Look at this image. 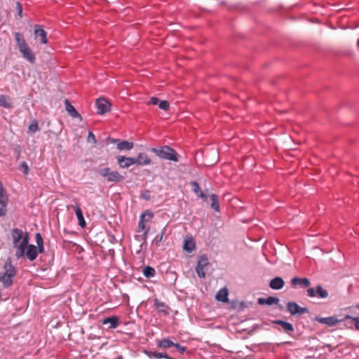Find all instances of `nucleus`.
Returning <instances> with one entry per match:
<instances>
[{"label":"nucleus","instance_id":"nucleus-1","mask_svg":"<svg viewBox=\"0 0 359 359\" xmlns=\"http://www.w3.org/2000/svg\"><path fill=\"white\" fill-rule=\"evenodd\" d=\"M11 238L15 256L18 259L26 257L32 262L36 259L39 253L44 252L43 238L39 233L36 235V245L29 244V233L20 229H13L11 231Z\"/></svg>","mask_w":359,"mask_h":359},{"label":"nucleus","instance_id":"nucleus-2","mask_svg":"<svg viewBox=\"0 0 359 359\" xmlns=\"http://www.w3.org/2000/svg\"><path fill=\"white\" fill-rule=\"evenodd\" d=\"M15 39L19 50L22 53L23 57L31 63H34L35 61V55L24 39L22 34L20 33H15Z\"/></svg>","mask_w":359,"mask_h":359},{"label":"nucleus","instance_id":"nucleus-3","mask_svg":"<svg viewBox=\"0 0 359 359\" xmlns=\"http://www.w3.org/2000/svg\"><path fill=\"white\" fill-rule=\"evenodd\" d=\"M16 275V269L11 264L10 259H8L4 266V271L0 274V282L4 287L10 286L13 283V279Z\"/></svg>","mask_w":359,"mask_h":359},{"label":"nucleus","instance_id":"nucleus-4","mask_svg":"<svg viewBox=\"0 0 359 359\" xmlns=\"http://www.w3.org/2000/svg\"><path fill=\"white\" fill-rule=\"evenodd\" d=\"M98 172L100 176L105 178L109 182L116 183L123 180V176H121L118 172L113 171L109 168L100 169Z\"/></svg>","mask_w":359,"mask_h":359},{"label":"nucleus","instance_id":"nucleus-5","mask_svg":"<svg viewBox=\"0 0 359 359\" xmlns=\"http://www.w3.org/2000/svg\"><path fill=\"white\" fill-rule=\"evenodd\" d=\"M152 151L161 158L177 161L175 151L169 147H163L161 149H152Z\"/></svg>","mask_w":359,"mask_h":359},{"label":"nucleus","instance_id":"nucleus-6","mask_svg":"<svg viewBox=\"0 0 359 359\" xmlns=\"http://www.w3.org/2000/svg\"><path fill=\"white\" fill-rule=\"evenodd\" d=\"M208 266L209 260L208 257L205 255L200 257L196 268V273L200 278L205 277L206 269Z\"/></svg>","mask_w":359,"mask_h":359},{"label":"nucleus","instance_id":"nucleus-7","mask_svg":"<svg viewBox=\"0 0 359 359\" xmlns=\"http://www.w3.org/2000/svg\"><path fill=\"white\" fill-rule=\"evenodd\" d=\"M288 311L292 315L307 313L309 310L306 308L299 306L297 303L290 302L287 304Z\"/></svg>","mask_w":359,"mask_h":359},{"label":"nucleus","instance_id":"nucleus-8","mask_svg":"<svg viewBox=\"0 0 359 359\" xmlns=\"http://www.w3.org/2000/svg\"><path fill=\"white\" fill-rule=\"evenodd\" d=\"M116 158L118 163L121 168H128L135 164V158L118 156Z\"/></svg>","mask_w":359,"mask_h":359},{"label":"nucleus","instance_id":"nucleus-9","mask_svg":"<svg viewBox=\"0 0 359 359\" xmlns=\"http://www.w3.org/2000/svg\"><path fill=\"white\" fill-rule=\"evenodd\" d=\"M35 39L39 38L40 41L43 44L48 43L46 32L41 25H36L34 29Z\"/></svg>","mask_w":359,"mask_h":359},{"label":"nucleus","instance_id":"nucleus-10","mask_svg":"<svg viewBox=\"0 0 359 359\" xmlns=\"http://www.w3.org/2000/svg\"><path fill=\"white\" fill-rule=\"evenodd\" d=\"M96 105L97 107V113L103 114L109 111L110 107V103L104 98H100L97 100Z\"/></svg>","mask_w":359,"mask_h":359},{"label":"nucleus","instance_id":"nucleus-11","mask_svg":"<svg viewBox=\"0 0 359 359\" xmlns=\"http://www.w3.org/2000/svg\"><path fill=\"white\" fill-rule=\"evenodd\" d=\"M135 164L142 166L149 165L151 162L150 158L145 153L138 154L137 157L135 158Z\"/></svg>","mask_w":359,"mask_h":359},{"label":"nucleus","instance_id":"nucleus-12","mask_svg":"<svg viewBox=\"0 0 359 359\" xmlns=\"http://www.w3.org/2000/svg\"><path fill=\"white\" fill-rule=\"evenodd\" d=\"M72 208L74 209L77 219L79 221V224L81 227L84 228L86 226V221L83 216V212L81 209L78 205H72Z\"/></svg>","mask_w":359,"mask_h":359},{"label":"nucleus","instance_id":"nucleus-13","mask_svg":"<svg viewBox=\"0 0 359 359\" xmlns=\"http://www.w3.org/2000/svg\"><path fill=\"white\" fill-rule=\"evenodd\" d=\"M316 320L321 324H325L328 326H334L339 322V320L332 316L326 318L317 317Z\"/></svg>","mask_w":359,"mask_h":359},{"label":"nucleus","instance_id":"nucleus-14","mask_svg":"<svg viewBox=\"0 0 359 359\" xmlns=\"http://www.w3.org/2000/svg\"><path fill=\"white\" fill-rule=\"evenodd\" d=\"M65 109L69 113V114L72 116L73 118H81L80 114L78 113V111L75 109L74 106H72L70 102L68 101V100H65Z\"/></svg>","mask_w":359,"mask_h":359},{"label":"nucleus","instance_id":"nucleus-15","mask_svg":"<svg viewBox=\"0 0 359 359\" xmlns=\"http://www.w3.org/2000/svg\"><path fill=\"white\" fill-rule=\"evenodd\" d=\"M145 354L150 358H155V359H161V358H165V359H171L166 353H158L156 351H144Z\"/></svg>","mask_w":359,"mask_h":359},{"label":"nucleus","instance_id":"nucleus-16","mask_svg":"<svg viewBox=\"0 0 359 359\" xmlns=\"http://www.w3.org/2000/svg\"><path fill=\"white\" fill-rule=\"evenodd\" d=\"M158 347L161 348H168L170 347H172L175 345V343L168 338H165L161 340L156 341Z\"/></svg>","mask_w":359,"mask_h":359},{"label":"nucleus","instance_id":"nucleus-17","mask_svg":"<svg viewBox=\"0 0 359 359\" xmlns=\"http://www.w3.org/2000/svg\"><path fill=\"white\" fill-rule=\"evenodd\" d=\"M284 283L281 278L276 277L271 280L270 287L273 290H280L284 286Z\"/></svg>","mask_w":359,"mask_h":359},{"label":"nucleus","instance_id":"nucleus-18","mask_svg":"<svg viewBox=\"0 0 359 359\" xmlns=\"http://www.w3.org/2000/svg\"><path fill=\"white\" fill-rule=\"evenodd\" d=\"M183 248L187 252H191L195 248V242L192 238H186L184 239Z\"/></svg>","mask_w":359,"mask_h":359},{"label":"nucleus","instance_id":"nucleus-19","mask_svg":"<svg viewBox=\"0 0 359 359\" xmlns=\"http://www.w3.org/2000/svg\"><path fill=\"white\" fill-rule=\"evenodd\" d=\"M229 292L226 288L219 290L216 294V299L222 302H228Z\"/></svg>","mask_w":359,"mask_h":359},{"label":"nucleus","instance_id":"nucleus-20","mask_svg":"<svg viewBox=\"0 0 359 359\" xmlns=\"http://www.w3.org/2000/svg\"><path fill=\"white\" fill-rule=\"evenodd\" d=\"M102 323L104 325L109 324L110 328H116L118 325V319L116 316L106 318L103 320Z\"/></svg>","mask_w":359,"mask_h":359},{"label":"nucleus","instance_id":"nucleus-21","mask_svg":"<svg viewBox=\"0 0 359 359\" xmlns=\"http://www.w3.org/2000/svg\"><path fill=\"white\" fill-rule=\"evenodd\" d=\"M133 143L128 141H120L117 144V149L120 151L130 150L133 148Z\"/></svg>","mask_w":359,"mask_h":359},{"label":"nucleus","instance_id":"nucleus-22","mask_svg":"<svg viewBox=\"0 0 359 359\" xmlns=\"http://www.w3.org/2000/svg\"><path fill=\"white\" fill-rule=\"evenodd\" d=\"M279 299L276 297H269L266 299L264 298H259L258 299V303L259 304H267V305H273L278 304Z\"/></svg>","mask_w":359,"mask_h":359},{"label":"nucleus","instance_id":"nucleus-23","mask_svg":"<svg viewBox=\"0 0 359 359\" xmlns=\"http://www.w3.org/2000/svg\"><path fill=\"white\" fill-rule=\"evenodd\" d=\"M292 283L294 285H302V286L306 287L309 286L310 281L308 278H294L292 280Z\"/></svg>","mask_w":359,"mask_h":359},{"label":"nucleus","instance_id":"nucleus-24","mask_svg":"<svg viewBox=\"0 0 359 359\" xmlns=\"http://www.w3.org/2000/svg\"><path fill=\"white\" fill-rule=\"evenodd\" d=\"M276 323L282 327L283 330L287 332L290 333L294 331V327L292 324L283 321V320H276Z\"/></svg>","mask_w":359,"mask_h":359},{"label":"nucleus","instance_id":"nucleus-25","mask_svg":"<svg viewBox=\"0 0 359 359\" xmlns=\"http://www.w3.org/2000/svg\"><path fill=\"white\" fill-rule=\"evenodd\" d=\"M0 106L4 108L12 107V101L11 98L6 95H0Z\"/></svg>","mask_w":359,"mask_h":359},{"label":"nucleus","instance_id":"nucleus-26","mask_svg":"<svg viewBox=\"0 0 359 359\" xmlns=\"http://www.w3.org/2000/svg\"><path fill=\"white\" fill-rule=\"evenodd\" d=\"M155 306L159 312L168 314V307L164 303L156 301Z\"/></svg>","mask_w":359,"mask_h":359},{"label":"nucleus","instance_id":"nucleus-27","mask_svg":"<svg viewBox=\"0 0 359 359\" xmlns=\"http://www.w3.org/2000/svg\"><path fill=\"white\" fill-rule=\"evenodd\" d=\"M211 198V208L214 209L215 211L219 212V205L218 203V197L215 194H212L210 196Z\"/></svg>","mask_w":359,"mask_h":359},{"label":"nucleus","instance_id":"nucleus-28","mask_svg":"<svg viewBox=\"0 0 359 359\" xmlns=\"http://www.w3.org/2000/svg\"><path fill=\"white\" fill-rule=\"evenodd\" d=\"M153 216H154V214L151 211L146 210L141 215L140 219L144 220V222H149L151 221Z\"/></svg>","mask_w":359,"mask_h":359},{"label":"nucleus","instance_id":"nucleus-29","mask_svg":"<svg viewBox=\"0 0 359 359\" xmlns=\"http://www.w3.org/2000/svg\"><path fill=\"white\" fill-rule=\"evenodd\" d=\"M156 271L151 266H146L143 269V274L147 278H152L155 276Z\"/></svg>","mask_w":359,"mask_h":359},{"label":"nucleus","instance_id":"nucleus-30","mask_svg":"<svg viewBox=\"0 0 359 359\" xmlns=\"http://www.w3.org/2000/svg\"><path fill=\"white\" fill-rule=\"evenodd\" d=\"M316 295L320 298H326L328 296V292L326 290H324L320 285L316 287Z\"/></svg>","mask_w":359,"mask_h":359},{"label":"nucleus","instance_id":"nucleus-31","mask_svg":"<svg viewBox=\"0 0 359 359\" xmlns=\"http://www.w3.org/2000/svg\"><path fill=\"white\" fill-rule=\"evenodd\" d=\"M158 105L161 109L164 111H167L170 107L169 102L166 100H160Z\"/></svg>","mask_w":359,"mask_h":359},{"label":"nucleus","instance_id":"nucleus-32","mask_svg":"<svg viewBox=\"0 0 359 359\" xmlns=\"http://www.w3.org/2000/svg\"><path fill=\"white\" fill-rule=\"evenodd\" d=\"M39 130L38 123L36 121H33L31 123L29 127V130L32 133H36Z\"/></svg>","mask_w":359,"mask_h":359},{"label":"nucleus","instance_id":"nucleus-33","mask_svg":"<svg viewBox=\"0 0 359 359\" xmlns=\"http://www.w3.org/2000/svg\"><path fill=\"white\" fill-rule=\"evenodd\" d=\"M345 319H351L355 323V327L357 330H359V316L356 318H351L349 316H346Z\"/></svg>","mask_w":359,"mask_h":359},{"label":"nucleus","instance_id":"nucleus-34","mask_svg":"<svg viewBox=\"0 0 359 359\" xmlns=\"http://www.w3.org/2000/svg\"><path fill=\"white\" fill-rule=\"evenodd\" d=\"M191 186H192L194 192L198 195L201 192L198 184L196 182H194L191 183Z\"/></svg>","mask_w":359,"mask_h":359},{"label":"nucleus","instance_id":"nucleus-35","mask_svg":"<svg viewBox=\"0 0 359 359\" xmlns=\"http://www.w3.org/2000/svg\"><path fill=\"white\" fill-rule=\"evenodd\" d=\"M87 140L89 142H93L94 144L96 142L95 136L92 132H89Z\"/></svg>","mask_w":359,"mask_h":359},{"label":"nucleus","instance_id":"nucleus-36","mask_svg":"<svg viewBox=\"0 0 359 359\" xmlns=\"http://www.w3.org/2000/svg\"><path fill=\"white\" fill-rule=\"evenodd\" d=\"M21 169L24 174L27 175L29 171V167L26 162H23L21 165Z\"/></svg>","mask_w":359,"mask_h":359},{"label":"nucleus","instance_id":"nucleus-37","mask_svg":"<svg viewBox=\"0 0 359 359\" xmlns=\"http://www.w3.org/2000/svg\"><path fill=\"white\" fill-rule=\"evenodd\" d=\"M138 228H139L140 231H144L146 229L145 222H144V220L140 219V222L138 224Z\"/></svg>","mask_w":359,"mask_h":359},{"label":"nucleus","instance_id":"nucleus-38","mask_svg":"<svg viewBox=\"0 0 359 359\" xmlns=\"http://www.w3.org/2000/svg\"><path fill=\"white\" fill-rule=\"evenodd\" d=\"M159 100L157 97H152L150 99V101L148 102L149 104H154V105H158L159 102Z\"/></svg>","mask_w":359,"mask_h":359},{"label":"nucleus","instance_id":"nucleus-39","mask_svg":"<svg viewBox=\"0 0 359 359\" xmlns=\"http://www.w3.org/2000/svg\"><path fill=\"white\" fill-rule=\"evenodd\" d=\"M174 347H175L180 353H184V351H186V348L184 347V346H181L180 344L175 343V345L174 346Z\"/></svg>","mask_w":359,"mask_h":359},{"label":"nucleus","instance_id":"nucleus-40","mask_svg":"<svg viewBox=\"0 0 359 359\" xmlns=\"http://www.w3.org/2000/svg\"><path fill=\"white\" fill-rule=\"evenodd\" d=\"M307 293L309 297H313L316 295V290H315L313 288H309L307 290Z\"/></svg>","mask_w":359,"mask_h":359},{"label":"nucleus","instance_id":"nucleus-41","mask_svg":"<svg viewBox=\"0 0 359 359\" xmlns=\"http://www.w3.org/2000/svg\"><path fill=\"white\" fill-rule=\"evenodd\" d=\"M17 11L18 15L21 18L22 16V8L20 3L17 4Z\"/></svg>","mask_w":359,"mask_h":359},{"label":"nucleus","instance_id":"nucleus-42","mask_svg":"<svg viewBox=\"0 0 359 359\" xmlns=\"http://www.w3.org/2000/svg\"><path fill=\"white\" fill-rule=\"evenodd\" d=\"M198 196L200 198H203V199H204V200H206V199H207V196H206V195H205V194H203L202 191H201V192L198 194Z\"/></svg>","mask_w":359,"mask_h":359},{"label":"nucleus","instance_id":"nucleus-43","mask_svg":"<svg viewBox=\"0 0 359 359\" xmlns=\"http://www.w3.org/2000/svg\"><path fill=\"white\" fill-rule=\"evenodd\" d=\"M109 141L111 143H116V144H118V142H120L118 140L113 139V138L109 139Z\"/></svg>","mask_w":359,"mask_h":359},{"label":"nucleus","instance_id":"nucleus-44","mask_svg":"<svg viewBox=\"0 0 359 359\" xmlns=\"http://www.w3.org/2000/svg\"><path fill=\"white\" fill-rule=\"evenodd\" d=\"M357 44H358V46H359V39H358V43H357Z\"/></svg>","mask_w":359,"mask_h":359},{"label":"nucleus","instance_id":"nucleus-45","mask_svg":"<svg viewBox=\"0 0 359 359\" xmlns=\"http://www.w3.org/2000/svg\"><path fill=\"white\" fill-rule=\"evenodd\" d=\"M356 308L359 309V304L356 306Z\"/></svg>","mask_w":359,"mask_h":359}]
</instances>
